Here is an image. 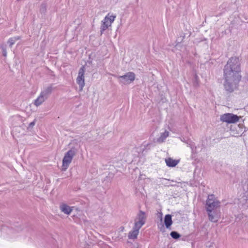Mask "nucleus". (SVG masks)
<instances>
[{"instance_id": "1", "label": "nucleus", "mask_w": 248, "mask_h": 248, "mask_svg": "<svg viewBox=\"0 0 248 248\" xmlns=\"http://www.w3.org/2000/svg\"><path fill=\"white\" fill-rule=\"evenodd\" d=\"M240 64L238 58L232 57L225 66L224 76L225 79L224 87L227 91L232 92L233 90L231 84L233 83L238 84L241 79L240 75Z\"/></svg>"}, {"instance_id": "2", "label": "nucleus", "mask_w": 248, "mask_h": 248, "mask_svg": "<svg viewBox=\"0 0 248 248\" xmlns=\"http://www.w3.org/2000/svg\"><path fill=\"white\" fill-rule=\"evenodd\" d=\"M220 202L215 198L213 194L208 195L206 201V210L208 212L209 219L212 222L217 221L212 215V211L219 206Z\"/></svg>"}, {"instance_id": "3", "label": "nucleus", "mask_w": 248, "mask_h": 248, "mask_svg": "<svg viewBox=\"0 0 248 248\" xmlns=\"http://www.w3.org/2000/svg\"><path fill=\"white\" fill-rule=\"evenodd\" d=\"M139 221L135 223L134 230L130 232L128 234V237L130 239H134L137 238L140 229L144 224L146 219L145 213L140 211L138 215Z\"/></svg>"}, {"instance_id": "4", "label": "nucleus", "mask_w": 248, "mask_h": 248, "mask_svg": "<svg viewBox=\"0 0 248 248\" xmlns=\"http://www.w3.org/2000/svg\"><path fill=\"white\" fill-rule=\"evenodd\" d=\"M75 154V152L72 150H70L65 154L62 160V170H67L71 163Z\"/></svg>"}, {"instance_id": "5", "label": "nucleus", "mask_w": 248, "mask_h": 248, "mask_svg": "<svg viewBox=\"0 0 248 248\" xmlns=\"http://www.w3.org/2000/svg\"><path fill=\"white\" fill-rule=\"evenodd\" d=\"M116 16L110 15L108 14L104 18V20L102 21L101 26V31L102 33L104 31L108 28L111 26L112 23L114 21Z\"/></svg>"}, {"instance_id": "6", "label": "nucleus", "mask_w": 248, "mask_h": 248, "mask_svg": "<svg viewBox=\"0 0 248 248\" xmlns=\"http://www.w3.org/2000/svg\"><path fill=\"white\" fill-rule=\"evenodd\" d=\"M239 120V118L236 115L232 113H226L222 115L220 117L222 122L228 124L235 123Z\"/></svg>"}, {"instance_id": "7", "label": "nucleus", "mask_w": 248, "mask_h": 248, "mask_svg": "<svg viewBox=\"0 0 248 248\" xmlns=\"http://www.w3.org/2000/svg\"><path fill=\"white\" fill-rule=\"evenodd\" d=\"M85 66H82L79 69L78 76L77 78V82L79 85L80 90H82L85 85L84 82Z\"/></svg>"}, {"instance_id": "8", "label": "nucleus", "mask_w": 248, "mask_h": 248, "mask_svg": "<svg viewBox=\"0 0 248 248\" xmlns=\"http://www.w3.org/2000/svg\"><path fill=\"white\" fill-rule=\"evenodd\" d=\"M123 79L122 82L124 84H127L133 81L135 79V74L133 72H128L126 75L120 77Z\"/></svg>"}, {"instance_id": "9", "label": "nucleus", "mask_w": 248, "mask_h": 248, "mask_svg": "<svg viewBox=\"0 0 248 248\" xmlns=\"http://www.w3.org/2000/svg\"><path fill=\"white\" fill-rule=\"evenodd\" d=\"M166 165L170 167H175L179 162V160L173 159L171 157L165 159Z\"/></svg>"}, {"instance_id": "10", "label": "nucleus", "mask_w": 248, "mask_h": 248, "mask_svg": "<svg viewBox=\"0 0 248 248\" xmlns=\"http://www.w3.org/2000/svg\"><path fill=\"white\" fill-rule=\"evenodd\" d=\"M164 223L167 229H170L172 224L171 216L170 214L166 215L164 218Z\"/></svg>"}, {"instance_id": "11", "label": "nucleus", "mask_w": 248, "mask_h": 248, "mask_svg": "<svg viewBox=\"0 0 248 248\" xmlns=\"http://www.w3.org/2000/svg\"><path fill=\"white\" fill-rule=\"evenodd\" d=\"M60 208L62 211L66 214H69L72 211V209L65 204H62Z\"/></svg>"}, {"instance_id": "12", "label": "nucleus", "mask_w": 248, "mask_h": 248, "mask_svg": "<svg viewBox=\"0 0 248 248\" xmlns=\"http://www.w3.org/2000/svg\"><path fill=\"white\" fill-rule=\"evenodd\" d=\"M45 101V97L43 94V93H41V94L38 97V98L35 100L34 104L36 106H38L40 105L43 102Z\"/></svg>"}, {"instance_id": "13", "label": "nucleus", "mask_w": 248, "mask_h": 248, "mask_svg": "<svg viewBox=\"0 0 248 248\" xmlns=\"http://www.w3.org/2000/svg\"><path fill=\"white\" fill-rule=\"evenodd\" d=\"M170 236L174 239H177L180 237V235L176 232H171L170 234Z\"/></svg>"}, {"instance_id": "14", "label": "nucleus", "mask_w": 248, "mask_h": 248, "mask_svg": "<svg viewBox=\"0 0 248 248\" xmlns=\"http://www.w3.org/2000/svg\"><path fill=\"white\" fill-rule=\"evenodd\" d=\"M169 132L167 131H165L163 133H162L161 134V138L163 139H165L169 136Z\"/></svg>"}, {"instance_id": "15", "label": "nucleus", "mask_w": 248, "mask_h": 248, "mask_svg": "<svg viewBox=\"0 0 248 248\" xmlns=\"http://www.w3.org/2000/svg\"><path fill=\"white\" fill-rule=\"evenodd\" d=\"M16 39V38H10L8 42L10 44V46H12L15 43V42Z\"/></svg>"}, {"instance_id": "16", "label": "nucleus", "mask_w": 248, "mask_h": 248, "mask_svg": "<svg viewBox=\"0 0 248 248\" xmlns=\"http://www.w3.org/2000/svg\"><path fill=\"white\" fill-rule=\"evenodd\" d=\"M34 124V122H31V124H30V125H33Z\"/></svg>"}]
</instances>
